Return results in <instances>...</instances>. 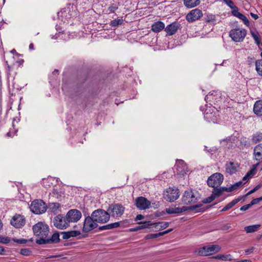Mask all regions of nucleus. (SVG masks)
<instances>
[{
	"mask_svg": "<svg viewBox=\"0 0 262 262\" xmlns=\"http://www.w3.org/2000/svg\"><path fill=\"white\" fill-rule=\"evenodd\" d=\"M165 29V24L161 21H157L155 22L151 25V30L155 33H158Z\"/></svg>",
	"mask_w": 262,
	"mask_h": 262,
	"instance_id": "nucleus-21",
	"label": "nucleus"
},
{
	"mask_svg": "<svg viewBox=\"0 0 262 262\" xmlns=\"http://www.w3.org/2000/svg\"><path fill=\"white\" fill-rule=\"evenodd\" d=\"M30 208L33 213L40 214L46 211L47 206L42 200H35L32 202Z\"/></svg>",
	"mask_w": 262,
	"mask_h": 262,
	"instance_id": "nucleus-4",
	"label": "nucleus"
},
{
	"mask_svg": "<svg viewBox=\"0 0 262 262\" xmlns=\"http://www.w3.org/2000/svg\"><path fill=\"white\" fill-rule=\"evenodd\" d=\"M204 20L207 24H213L216 21V16L212 14L205 13Z\"/></svg>",
	"mask_w": 262,
	"mask_h": 262,
	"instance_id": "nucleus-31",
	"label": "nucleus"
},
{
	"mask_svg": "<svg viewBox=\"0 0 262 262\" xmlns=\"http://www.w3.org/2000/svg\"><path fill=\"white\" fill-rule=\"evenodd\" d=\"M202 206V204H196L195 205H192V206H189L188 207L183 206V207H181V213L187 210L188 209L194 210L196 208H200Z\"/></svg>",
	"mask_w": 262,
	"mask_h": 262,
	"instance_id": "nucleus-39",
	"label": "nucleus"
},
{
	"mask_svg": "<svg viewBox=\"0 0 262 262\" xmlns=\"http://www.w3.org/2000/svg\"><path fill=\"white\" fill-rule=\"evenodd\" d=\"M250 32H251V34L252 37L253 38V39L255 40V43L257 45H259V44L260 43L261 41H260V39L259 38V34L258 32H256L255 33V32H253L252 31H251Z\"/></svg>",
	"mask_w": 262,
	"mask_h": 262,
	"instance_id": "nucleus-38",
	"label": "nucleus"
},
{
	"mask_svg": "<svg viewBox=\"0 0 262 262\" xmlns=\"http://www.w3.org/2000/svg\"><path fill=\"white\" fill-rule=\"evenodd\" d=\"M179 25L177 23H172L165 28V31L166 32V35H172L178 30Z\"/></svg>",
	"mask_w": 262,
	"mask_h": 262,
	"instance_id": "nucleus-20",
	"label": "nucleus"
},
{
	"mask_svg": "<svg viewBox=\"0 0 262 262\" xmlns=\"http://www.w3.org/2000/svg\"><path fill=\"white\" fill-rule=\"evenodd\" d=\"M124 207L121 204H116L109 207V210L111 211L112 216L117 217L121 216L124 211Z\"/></svg>",
	"mask_w": 262,
	"mask_h": 262,
	"instance_id": "nucleus-18",
	"label": "nucleus"
},
{
	"mask_svg": "<svg viewBox=\"0 0 262 262\" xmlns=\"http://www.w3.org/2000/svg\"><path fill=\"white\" fill-rule=\"evenodd\" d=\"M223 175L220 172H216L208 177L207 183L210 187H219L223 183Z\"/></svg>",
	"mask_w": 262,
	"mask_h": 262,
	"instance_id": "nucleus-5",
	"label": "nucleus"
},
{
	"mask_svg": "<svg viewBox=\"0 0 262 262\" xmlns=\"http://www.w3.org/2000/svg\"><path fill=\"white\" fill-rule=\"evenodd\" d=\"M261 187H262V184H259L257 185H256L254 188L250 190L247 194L246 195H250L254 192H255L256 191L258 190Z\"/></svg>",
	"mask_w": 262,
	"mask_h": 262,
	"instance_id": "nucleus-49",
	"label": "nucleus"
},
{
	"mask_svg": "<svg viewBox=\"0 0 262 262\" xmlns=\"http://www.w3.org/2000/svg\"><path fill=\"white\" fill-rule=\"evenodd\" d=\"M212 258L214 259H218L222 260H228L232 261L233 259L232 258V255L231 254H217L216 256H212Z\"/></svg>",
	"mask_w": 262,
	"mask_h": 262,
	"instance_id": "nucleus-30",
	"label": "nucleus"
},
{
	"mask_svg": "<svg viewBox=\"0 0 262 262\" xmlns=\"http://www.w3.org/2000/svg\"><path fill=\"white\" fill-rule=\"evenodd\" d=\"M189 170L186 163L181 159V175L187 174Z\"/></svg>",
	"mask_w": 262,
	"mask_h": 262,
	"instance_id": "nucleus-36",
	"label": "nucleus"
},
{
	"mask_svg": "<svg viewBox=\"0 0 262 262\" xmlns=\"http://www.w3.org/2000/svg\"><path fill=\"white\" fill-rule=\"evenodd\" d=\"M243 185V183L242 181H239V182L235 183V184H234L231 186L232 191H233L235 190L238 189L239 187L242 186Z\"/></svg>",
	"mask_w": 262,
	"mask_h": 262,
	"instance_id": "nucleus-45",
	"label": "nucleus"
},
{
	"mask_svg": "<svg viewBox=\"0 0 262 262\" xmlns=\"http://www.w3.org/2000/svg\"><path fill=\"white\" fill-rule=\"evenodd\" d=\"M163 197L169 202H173L179 197L178 189L169 188L164 191Z\"/></svg>",
	"mask_w": 262,
	"mask_h": 262,
	"instance_id": "nucleus-16",
	"label": "nucleus"
},
{
	"mask_svg": "<svg viewBox=\"0 0 262 262\" xmlns=\"http://www.w3.org/2000/svg\"><path fill=\"white\" fill-rule=\"evenodd\" d=\"M200 199V195L198 191L189 189L184 191L182 201L186 205L196 203Z\"/></svg>",
	"mask_w": 262,
	"mask_h": 262,
	"instance_id": "nucleus-2",
	"label": "nucleus"
},
{
	"mask_svg": "<svg viewBox=\"0 0 262 262\" xmlns=\"http://www.w3.org/2000/svg\"><path fill=\"white\" fill-rule=\"evenodd\" d=\"M20 253L24 256H29L31 254V251L27 248L21 249L20 250Z\"/></svg>",
	"mask_w": 262,
	"mask_h": 262,
	"instance_id": "nucleus-48",
	"label": "nucleus"
},
{
	"mask_svg": "<svg viewBox=\"0 0 262 262\" xmlns=\"http://www.w3.org/2000/svg\"><path fill=\"white\" fill-rule=\"evenodd\" d=\"M60 207V204L58 203H53L49 205V209L53 212L55 213Z\"/></svg>",
	"mask_w": 262,
	"mask_h": 262,
	"instance_id": "nucleus-44",
	"label": "nucleus"
},
{
	"mask_svg": "<svg viewBox=\"0 0 262 262\" xmlns=\"http://www.w3.org/2000/svg\"><path fill=\"white\" fill-rule=\"evenodd\" d=\"M67 220L69 223L77 222L81 217V212L77 209H71L68 211L66 214Z\"/></svg>",
	"mask_w": 262,
	"mask_h": 262,
	"instance_id": "nucleus-13",
	"label": "nucleus"
},
{
	"mask_svg": "<svg viewBox=\"0 0 262 262\" xmlns=\"http://www.w3.org/2000/svg\"><path fill=\"white\" fill-rule=\"evenodd\" d=\"M251 140L254 144L262 142V133L256 132L252 136Z\"/></svg>",
	"mask_w": 262,
	"mask_h": 262,
	"instance_id": "nucleus-32",
	"label": "nucleus"
},
{
	"mask_svg": "<svg viewBox=\"0 0 262 262\" xmlns=\"http://www.w3.org/2000/svg\"><path fill=\"white\" fill-rule=\"evenodd\" d=\"M32 229L34 234L38 237V239H45L49 234V228L47 224L40 222L33 226Z\"/></svg>",
	"mask_w": 262,
	"mask_h": 262,
	"instance_id": "nucleus-1",
	"label": "nucleus"
},
{
	"mask_svg": "<svg viewBox=\"0 0 262 262\" xmlns=\"http://www.w3.org/2000/svg\"><path fill=\"white\" fill-rule=\"evenodd\" d=\"M253 248H252L251 249H249L246 250L245 252L246 254H248L252 253L253 252Z\"/></svg>",
	"mask_w": 262,
	"mask_h": 262,
	"instance_id": "nucleus-63",
	"label": "nucleus"
},
{
	"mask_svg": "<svg viewBox=\"0 0 262 262\" xmlns=\"http://www.w3.org/2000/svg\"><path fill=\"white\" fill-rule=\"evenodd\" d=\"M210 206H207V207H203V208H200L199 210L196 211V212H203L204 211H205L208 208H209Z\"/></svg>",
	"mask_w": 262,
	"mask_h": 262,
	"instance_id": "nucleus-60",
	"label": "nucleus"
},
{
	"mask_svg": "<svg viewBox=\"0 0 262 262\" xmlns=\"http://www.w3.org/2000/svg\"><path fill=\"white\" fill-rule=\"evenodd\" d=\"M205 100H209V101H213V93H211V94H208L205 97Z\"/></svg>",
	"mask_w": 262,
	"mask_h": 262,
	"instance_id": "nucleus-57",
	"label": "nucleus"
},
{
	"mask_svg": "<svg viewBox=\"0 0 262 262\" xmlns=\"http://www.w3.org/2000/svg\"><path fill=\"white\" fill-rule=\"evenodd\" d=\"M260 227V225H253L245 227V230L247 233H253L257 230Z\"/></svg>",
	"mask_w": 262,
	"mask_h": 262,
	"instance_id": "nucleus-34",
	"label": "nucleus"
},
{
	"mask_svg": "<svg viewBox=\"0 0 262 262\" xmlns=\"http://www.w3.org/2000/svg\"><path fill=\"white\" fill-rule=\"evenodd\" d=\"M10 241V237L0 235V243L7 244H8Z\"/></svg>",
	"mask_w": 262,
	"mask_h": 262,
	"instance_id": "nucleus-46",
	"label": "nucleus"
},
{
	"mask_svg": "<svg viewBox=\"0 0 262 262\" xmlns=\"http://www.w3.org/2000/svg\"><path fill=\"white\" fill-rule=\"evenodd\" d=\"M251 207V205L249 204L245 205L242 206L240 208V210L245 211L249 209Z\"/></svg>",
	"mask_w": 262,
	"mask_h": 262,
	"instance_id": "nucleus-54",
	"label": "nucleus"
},
{
	"mask_svg": "<svg viewBox=\"0 0 262 262\" xmlns=\"http://www.w3.org/2000/svg\"><path fill=\"white\" fill-rule=\"evenodd\" d=\"M243 196H238L237 198L232 200L231 202L227 204L221 210V212H224L226 211L232 207H233L234 205H235L238 202H239L241 199H242Z\"/></svg>",
	"mask_w": 262,
	"mask_h": 262,
	"instance_id": "nucleus-26",
	"label": "nucleus"
},
{
	"mask_svg": "<svg viewBox=\"0 0 262 262\" xmlns=\"http://www.w3.org/2000/svg\"><path fill=\"white\" fill-rule=\"evenodd\" d=\"M119 3H113L110 5V6L108 8V11L110 13H114L119 8Z\"/></svg>",
	"mask_w": 262,
	"mask_h": 262,
	"instance_id": "nucleus-40",
	"label": "nucleus"
},
{
	"mask_svg": "<svg viewBox=\"0 0 262 262\" xmlns=\"http://www.w3.org/2000/svg\"><path fill=\"white\" fill-rule=\"evenodd\" d=\"M255 70L258 75L262 76V60L255 61Z\"/></svg>",
	"mask_w": 262,
	"mask_h": 262,
	"instance_id": "nucleus-35",
	"label": "nucleus"
},
{
	"mask_svg": "<svg viewBox=\"0 0 262 262\" xmlns=\"http://www.w3.org/2000/svg\"><path fill=\"white\" fill-rule=\"evenodd\" d=\"M68 221L66 215L64 216L61 214H58L55 217L53 224L58 229H64L70 225Z\"/></svg>",
	"mask_w": 262,
	"mask_h": 262,
	"instance_id": "nucleus-10",
	"label": "nucleus"
},
{
	"mask_svg": "<svg viewBox=\"0 0 262 262\" xmlns=\"http://www.w3.org/2000/svg\"><path fill=\"white\" fill-rule=\"evenodd\" d=\"M53 196H55L57 199H58L60 196H61V192L58 191V190L56 189H53L52 191Z\"/></svg>",
	"mask_w": 262,
	"mask_h": 262,
	"instance_id": "nucleus-51",
	"label": "nucleus"
},
{
	"mask_svg": "<svg viewBox=\"0 0 262 262\" xmlns=\"http://www.w3.org/2000/svg\"><path fill=\"white\" fill-rule=\"evenodd\" d=\"M10 224L16 228H20L26 224L25 217L21 214H16L11 220Z\"/></svg>",
	"mask_w": 262,
	"mask_h": 262,
	"instance_id": "nucleus-14",
	"label": "nucleus"
},
{
	"mask_svg": "<svg viewBox=\"0 0 262 262\" xmlns=\"http://www.w3.org/2000/svg\"><path fill=\"white\" fill-rule=\"evenodd\" d=\"M165 211L168 214H174V213H180V208L179 207H170L168 208H166L165 209Z\"/></svg>",
	"mask_w": 262,
	"mask_h": 262,
	"instance_id": "nucleus-37",
	"label": "nucleus"
},
{
	"mask_svg": "<svg viewBox=\"0 0 262 262\" xmlns=\"http://www.w3.org/2000/svg\"><path fill=\"white\" fill-rule=\"evenodd\" d=\"M260 201H262V196L253 199L250 203V204L252 206V205L258 204Z\"/></svg>",
	"mask_w": 262,
	"mask_h": 262,
	"instance_id": "nucleus-52",
	"label": "nucleus"
},
{
	"mask_svg": "<svg viewBox=\"0 0 262 262\" xmlns=\"http://www.w3.org/2000/svg\"><path fill=\"white\" fill-rule=\"evenodd\" d=\"M81 234L80 232L78 230H72L67 232H61V234L62 235L63 239H69L71 237H76Z\"/></svg>",
	"mask_w": 262,
	"mask_h": 262,
	"instance_id": "nucleus-24",
	"label": "nucleus"
},
{
	"mask_svg": "<svg viewBox=\"0 0 262 262\" xmlns=\"http://www.w3.org/2000/svg\"><path fill=\"white\" fill-rule=\"evenodd\" d=\"M241 143L242 144L244 145L245 146H249L250 144L249 142L246 140V138H243L241 141Z\"/></svg>",
	"mask_w": 262,
	"mask_h": 262,
	"instance_id": "nucleus-55",
	"label": "nucleus"
},
{
	"mask_svg": "<svg viewBox=\"0 0 262 262\" xmlns=\"http://www.w3.org/2000/svg\"><path fill=\"white\" fill-rule=\"evenodd\" d=\"M204 118L208 122L214 121L215 119V113L211 108H207L204 112Z\"/></svg>",
	"mask_w": 262,
	"mask_h": 262,
	"instance_id": "nucleus-25",
	"label": "nucleus"
},
{
	"mask_svg": "<svg viewBox=\"0 0 262 262\" xmlns=\"http://www.w3.org/2000/svg\"><path fill=\"white\" fill-rule=\"evenodd\" d=\"M255 58L254 56H249L247 58V62L249 66L252 65L254 63Z\"/></svg>",
	"mask_w": 262,
	"mask_h": 262,
	"instance_id": "nucleus-53",
	"label": "nucleus"
},
{
	"mask_svg": "<svg viewBox=\"0 0 262 262\" xmlns=\"http://www.w3.org/2000/svg\"><path fill=\"white\" fill-rule=\"evenodd\" d=\"M169 222H159L154 223H151L150 222H147L143 223L142 225L135 228L133 230L137 231L138 229L149 228L152 225H154L155 228H158L159 230H162L166 228L169 226Z\"/></svg>",
	"mask_w": 262,
	"mask_h": 262,
	"instance_id": "nucleus-11",
	"label": "nucleus"
},
{
	"mask_svg": "<svg viewBox=\"0 0 262 262\" xmlns=\"http://www.w3.org/2000/svg\"><path fill=\"white\" fill-rule=\"evenodd\" d=\"M75 4L82 7L83 8H86L90 4V0H73Z\"/></svg>",
	"mask_w": 262,
	"mask_h": 262,
	"instance_id": "nucleus-33",
	"label": "nucleus"
},
{
	"mask_svg": "<svg viewBox=\"0 0 262 262\" xmlns=\"http://www.w3.org/2000/svg\"><path fill=\"white\" fill-rule=\"evenodd\" d=\"M120 223L115 222L111 224H108L105 225H103L102 226H100L98 228L99 231L106 230H110L114 228H117L120 226Z\"/></svg>",
	"mask_w": 262,
	"mask_h": 262,
	"instance_id": "nucleus-27",
	"label": "nucleus"
},
{
	"mask_svg": "<svg viewBox=\"0 0 262 262\" xmlns=\"http://www.w3.org/2000/svg\"><path fill=\"white\" fill-rule=\"evenodd\" d=\"M234 262H251V261L249 259H244V260H238V261H234Z\"/></svg>",
	"mask_w": 262,
	"mask_h": 262,
	"instance_id": "nucleus-64",
	"label": "nucleus"
},
{
	"mask_svg": "<svg viewBox=\"0 0 262 262\" xmlns=\"http://www.w3.org/2000/svg\"><path fill=\"white\" fill-rule=\"evenodd\" d=\"M12 241L19 244H25L27 243V240L24 238L15 239L12 238Z\"/></svg>",
	"mask_w": 262,
	"mask_h": 262,
	"instance_id": "nucleus-50",
	"label": "nucleus"
},
{
	"mask_svg": "<svg viewBox=\"0 0 262 262\" xmlns=\"http://www.w3.org/2000/svg\"><path fill=\"white\" fill-rule=\"evenodd\" d=\"M55 182L56 180H55V178L52 177H48L46 179H42L41 181L42 186L47 189L51 187Z\"/></svg>",
	"mask_w": 262,
	"mask_h": 262,
	"instance_id": "nucleus-23",
	"label": "nucleus"
},
{
	"mask_svg": "<svg viewBox=\"0 0 262 262\" xmlns=\"http://www.w3.org/2000/svg\"><path fill=\"white\" fill-rule=\"evenodd\" d=\"M247 35V30L245 29L235 28L229 32V36L235 42H242Z\"/></svg>",
	"mask_w": 262,
	"mask_h": 262,
	"instance_id": "nucleus-7",
	"label": "nucleus"
},
{
	"mask_svg": "<svg viewBox=\"0 0 262 262\" xmlns=\"http://www.w3.org/2000/svg\"><path fill=\"white\" fill-rule=\"evenodd\" d=\"M70 11L69 8L62 9L60 13H58V15L62 17H67L68 19L71 18V15H69V16L67 15V12Z\"/></svg>",
	"mask_w": 262,
	"mask_h": 262,
	"instance_id": "nucleus-43",
	"label": "nucleus"
},
{
	"mask_svg": "<svg viewBox=\"0 0 262 262\" xmlns=\"http://www.w3.org/2000/svg\"><path fill=\"white\" fill-rule=\"evenodd\" d=\"M250 15L255 19H257L259 17L258 15H257L256 14H254V13H253L252 12L250 13Z\"/></svg>",
	"mask_w": 262,
	"mask_h": 262,
	"instance_id": "nucleus-62",
	"label": "nucleus"
},
{
	"mask_svg": "<svg viewBox=\"0 0 262 262\" xmlns=\"http://www.w3.org/2000/svg\"><path fill=\"white\" fill-rule=\"evenodd\" d=\"M203 16L201 10L195 8L191 10L186 16V19L189 23H192L199 20Z\"/></svg>",
	"mask_w": 262,
	"mask_h": 262,
	"instance_id": "nucleus-12",
	"label": "nucleus"
},
{
	"mask_svg": "<svg viewBox=\"0 0 262 262\" xmlns=\"http://www.w3.org/2000/svg\"><path fill=\"white\" fill-rule=\"evenodd\" d=\"M135 205L140 210H146L149 208L151 202L145 197L139 196L136 199Z\"/></svg>",
	"mask_w": 262,
	"mask_h": 262,
	"instance_id": "nucleus-15",
	"label": "nucleus"
},
{
	"mask_svg": "<svg viewBox=\"0 0 262 262\" xmlns=\"http://www.w3.org/2000/svg\"><path fill=\"white\" fill-rule=\"evenodd\" d=\"M123 23V19L121 18L115 19L111 21L110 25L112 27H117L122 25Z\"/></svg>",
	"mask_w": 262,
	"mask_h": 262,
	"instance_id": "nucleus-42",
	"label": "nucleus"
},
{
	"mask_svg": "<svg viewBox=\"0 0 262 262\" xmlns=\"http://www.w3.org/2000/svg\"><path fill=\"white\" fill-rule=\"evenodd\" d=\"M171 230H172V229H168V230H167L163 232H160L156 233L149 234L146 236L145 238L147 239H149L158 238L160 236H163V235L169 233Z\"/></svg>",
	"mask_w": 262,
	"mask_h": 262,
	"instance_id": "nucleus-28",
	"label": "nucleus"
},
{
	"mask_svg": "<svg viewBox=\"0 0 262 262\" xmlns=\"http://www.w3.org/2000/svg\"><path fill=\"white\" fill-rule=\"evenodd\" d=\"M221 248L219 245H210L204 246L199 249L198 254L201 256H208L218 252L220 251Z\"/></svg>",
	"mask_w": 262,
	"mask_h": 262,
	"instance_id": "nucleus-8",
	"label": "nucleus"
},
{
	"mask_svg": "<svg viewBox=\"0 0 262 262\" xmlns=\"http://www.w3.org/2000/svg\"><path fill=\"white\" fill-rule=\"evenodd\" d=\"M255 173V167L249 170L247 174L249 177L251 175H253Z\"/></svg>",
	"mask_w": 262,
	"mask_h": 262,
	"instance_id": "nucleus-58",
	"label": "nucleus"
},
{
	"mask_svg": "<svg viewBox=\"0 0 262 262\" xmlns=\"http://www.w3.org/2000/svg\"><path fill=\"white\" fill-rule=\"evenodd\" d=\"M6 250L3 247L0 246V255H5L6 254Z\"/></svg>",
	"mask_w": 262,
	"mask_h": 262,
	"instance_id": "nucleus-59",
	"label": "nucleus"
},
{
	"mask_svg": "<svg viewBox=\"0 0 262 262\" xmlns=\"http://www.w3.org/2000/svg\"><path fill=\"white\" fill-rule=\"evenodd\" d=\"M94 221L98 224H104L110 219V214L102 209L94 210L91 214Z\"/></svg>",
	"mask_w": 262,
	"mask_h": 262,
	"instance_id": "nucleus-3",
	"label": "nucleus"
},
{
	"mask_svg": "<svg viewBox=\"0 0 262 262\" xmlns=\"http://www.w3.org/2000/svg\"><path fill=\"white\" fill-rule=\"evenodd\" d=\"M223 191L221 187H215L212 191V193L215 196V198L219 197L223 194Z\"/></svg>",
	"mask_w": 262,
	"mask_h": 262,
	"instance_id": "nucleus-41",
	"label": "nucleus"
},
{
	"mask_svg": "<svg viewBox=\"0 0 262 262\" xmlns=\"http://www.w3.org/2000/svg\"><path fill=\"white\" fill-rule=\"evenodd\" d=\"M60 241L59 233L55 232L52 234L51 237L49 238L48 236L45 239H36V243L38 245H43L47 244L57 243Z\"/></svg>",
	"mask_w": 262,
	"mask_h": 262,
	"instance_id": "nucleus-17",
	"label": "nucleus"
},
{
	"mask_svg": "<svg viewBox=\"0 0 262 262\" xmlns=\"http://www.w3.org/2000/svg\"><path fill=\"white\" fill-rule=\"evenodd\" d=\"M98 226V224L94 221L92 215L85 217L82 228V231L88 233Z\"/></svg>",
	"mask_w": 262,
	"mask_h": 262,
	"instance_id": "nucleus-9",
	"label": "nucleus"
},
{
	"mask_svg": "<svg viewBox=\"0 0 262 262\" xmlns=\"http://www.w3.org/2000/svg\"><path fill=\"white\" fill-rule=\"evenodd\" d=\"M239 167V165L237 163L230 161L225 164V171L227 173L232 175L237 171Z\"/></svg>",
	"mask_w": 262,
	"mask_h": 262,
	"instance_id": "nucleus-19",
	"label": "nucleus"
},
{
	"mask_svg": "<svg viewBox=\"0 0 262 262\" xmlns=\"http://www.w3.org/2000/svg\"><path fill=\"white\" fill-rule=\"evenodd\" d=\"M227 5L232 9L231 14L243 21L244 24L247 26H249V21L248 19L243 14L238 12V7L235 6L231 0H228L225 2Z\"/></svg>",
	"mask_w": 262,
	"mask_h": 262,
	"instance_id": "nucleus-6",
	"label": "nucleus"
},
{
	"mask_svg": "<svg viewBox=\"0 0 262 262\" xmlns=\"http://www.w3.org/2000/svg\"><path fill=\"white\" fill-rule=\"evenodd\" d=\"M221 189H222L223 192L224 191L228 192L232 191L231 186H230L229 187H221Z\"/></svg>",
	"mask_w": 262,
	"mask_h": 262,
	"instance_id": "nucleus-56",
	"label": "nucleus"
},
{
	"mask_svg": "<svg viewBox=\"0 0 262 262\" xmlns=\"http://www.w3.org/2000/svg\"><path fill=\"white\" fill-rule=\"evenodd\" d=\"M200 0H184V4L187 8H192L198 6Z\"/></svg>",
	"mask_w": 262,
	"mask_h": 262,
	"instance_id": "nucleus-29",
	"label": "nucleus"
},
{
	"mask_svg": "<svg viewBox=\"0 0 262 262\" xmlns=\"http://www.w3.org/2000/svg\"><path fill=\"white\" fill-rule=\"evenodd\" d=\"M215 196L212 193L210 196H208L204 199L203 200L202 202L204 204L209 203L213 201L215 199Z\"/></svg>",
	"mask_w": 262,
	"mask_h": 262,
	"instance_id": "nucleus-47",
	"label": "nucleus"
},
{
	"mask_svg": "<svg viewBox=\"0 0 262 262\" xmlns=\"http://www.w3.org/2000/svg\"><path fill=\"white\" fill-rule=\"evenodd\" d=\"M253 112L257 116H262V100H257L253 106Z\"/></svg>",
	"mask_w": 262,
	"mask_h": 262,
	"instance_id": "nucleus-22",
	"label": "nucleus"
},
{
	"mask_svg": "<svg viewBox=\"0 0 262 262\" xmlns=\"http://www.w3.org/2000/svg\"><path fill=\"white\" fill-rule=\"evenodd\" d=\"M144 218V216L142 214H138L136 216V220H141Z\"/></svg>",
	"mask_w": 262,
	"mask_h": 262,
	"instance_id": "nucleus-61",
	"label": "nucleus"
}]
</instances>
